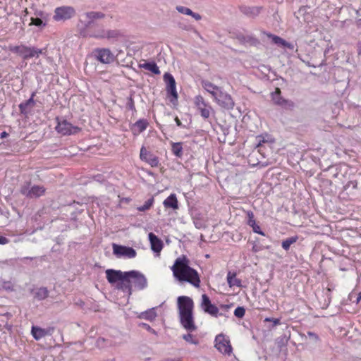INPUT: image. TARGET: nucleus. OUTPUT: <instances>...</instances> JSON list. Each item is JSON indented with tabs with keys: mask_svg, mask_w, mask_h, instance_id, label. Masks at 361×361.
Masks as SVG:
<instances>
[{
	"mask_svg": "<svg viewBox=\"0 0 361 361\" xmlns=\"http://www.w3.org/2000/svg\"><path fill=\"white\" fill-rule=\"evenodd\" d=\"M189 259L184 255L178 257L171 267L174 277L180 282H188L199 288L200 279L197 271L189 266Z\"/></svg>",
	"mask_w": 361,
	"mask_h": 361,
	"instance_id": "nucleus-1",
	"label": "nucleus"
},
{
	"mask_svg": "<svg viewBox=\"0 0 361 361\" xmlns=\"http://www.w3.org/2000/svg\"><path fill=\"white\" fill-rule=\"evenodd\" d=\"M179 319L181 325L188 331L197 329L193 317L194 302L188 296H179L177 298Z\"/></svg>",
	"mask_w": 361,
	"mask_h": 361,
	"instance_id": "nucleus-2",
	"label": "nucleus"
},
{
	"mask_svg": "<svg viewBox=\"0 0 361 361\" xmlns=\"http://www.w3.org/2000/svg\"><path fill=\"white\" fill-rule=\"evenodd\" d=\"M126 280L123 283V292L127 293L128 295H130L133 293V288L135 290H141L147 288V279L145 276L141 272L132 270L126 271Z\"/></svg>",
	"mask_w": 361,
	"mask_h": 361,
	"instance_id": "nucleus-3",
	"label": "nucleus"
},
{
	"mask_svg": "<svg viewBox=\"0 0 361 361\" xmlns=\"http://www.w3.org/2000/svg\"><path fill=\"white\" fill-rule=\"evenodd\" d=\"M10 51L21 56L24 60L31 58H38L40 54L46 53V49H39L36 47H29L25 44L10 47Z\"/></svg>",
	"mask_w": 361,
	"mask_h": 361,
	"instance_id": "nucleus-4",
	"label": "nucleus"
},
{
	"mask_svg": "<svg viewBox=\"0 0 361 361\" xmlns=\"http://www.w3.org/2000/svg\"><path fill=\"white\" fill-rule=\"evenodd\" d=\"M194 104L197 111L204 119H208L212 114H214L212 106L200 94L195 97Z\"/></svg>",
	"mask_w": 361,
	"mask_h": 361,
	"instance_id": "nucleus-5",
	"label": "nucleus"
},
{
	"mask_svg": "<svg viewBox=\"0 0 361 361\" xmlns=\"http://www.w3.org/2000/svg\"><path fill=\"white\" fill-rule=\"evenodd\" d=\"M46 188L42 185H32L30 182H25L20 187V192L28 198H37L44 195Z\"/></svg>",
	"mask_w": 361,
	"mask_h": 361,
	"instance_id": "nucleus-6",
	"label": "nucleus"
},
{
	"mask_svg": "<svg viewBox=\"0 0 361 361\" xmlns=\"http://www.w3.org/2000/svg\"><path fill=\"white\" fill-rule=\"evenodd\" d=\"M105 17V14L100 11H89L85 13L80 19V23L84 26L85 29H89L95 27L96 21Z\"/></svg>",
	"mask_w": 361,
	"mask_h": 361,
	"instance_id": "nucleus-7",
	"label": "nucleus"
},
{
	"mask_svg": "<svg viewBox=\"0 0 361 361\" xmlns=\"http://www.w3.org/2000/svg\"><path fill=\"white\" fill-rule=\"evenodd\" d=\"M126 271H122L121 270H114V269H107L106 270V277L109 283H116V288L118 290H121L123 292V288H122L123 283L125 282L126 280Z\"/></svg>",
	"mask_w": 361,
	"mask_h": 361,
	"instance_id": "nucleus-8",
	"label": "nucleus"
},
{
	"mask_svg": "<svg viewBox=\"0 0 361 361\" xmlns=\"http://www.w3.org/2000/svg\"><path fill=\"white\" fill-rule=\"evenodd\" d=\"M75 15V10L72 6L57 7L54 10V20L56 21L66 20Z\"/></svg>",
	"mask_w": 361,
	"mask_h": 361,
	"instance_id": "nucleus-9",
	"label": "nucleus"
},
{
	"mask_svg": "<svg viewBox=\"0 0 361 361\" xmlns=\"http://www.w3.org/2000/svg\"><path fill=\"white\" fill-rule=\"evenodd\" d=\"M214 101L221 108L226 110H231L235 106V102L232 97L227 92L221 91V92L214 99Z\"/></svg>",
	"mask_w": 361,
	"mask_h": 361,
	"instance_id": "nucleus-10",
	"label": "nucleus"
},
{
	"mask_svg": "<svg viewBox=\"0 0 361 361\" xmlns=\"http://www.w3.org/2000/svg\"><path fill=\"white\" fill-rule=\"evenodd\" d=\"M112 247L113 253L117 257H125L132 259L135 258L137 255L135 250L130 247L119 245L114 243Z\"/></svg>",
	"mask_w": 361,
	"mask_h": 361,
	"instance_id": "nucleus-11",
	"label": "nucleus"
},
{
	"mask_svg": "<svg viewBox=\"0 0 361 361\" xmlns=\"http://www.w3.org/2000/svg\"><path fill=\"white\" fill-rule=\"evenodd\" d=\"M92 53L97 60L104 64H109L114 60L113 53L107 48H97Z\"/></svg>",
	"mask_w": 361,
	"mask_h": 361,
	"instance_id": "nucleus-12",
	"label": "nucleus"
},
{
	"mask_svg": "<svg viewBox=\"0 0 361 361\" xmlns=\"http://www.w3.org/2000/svg\"><path fill=\"white\" fill-rule=\"evenodd\" d=\"M164 80L166 85V91L168 95H171L172 97L170 101L171 102L174 103V102L177 101L178 99V93L176 91L175 79L171 73H166L164 75Z\"/></svg>",
	"mask_w": 361,
	"mask_h": 361,
	"instance_id": "nucleus-13",
	"label": "nucleus"
},
{
	"mask_svg": "<svg viewBox=\"0 0 361 361\" xmlns=\"http://www.w3.org/2000/svg\"><path fill=\"white\" fill-rule=\"evenodd\" d=\"M80 129L78 127L73 126L66 120L58 121V124L56 126V130L63 135L76 134L80 131Z\"/></svg>",
	"mask_w": 361,
	"mask_h": 361,
	"instance_id": "nucleus-14",
	"label": "nucleus"
},
{
	"mask_svg": "<svg viewBox=\"0 0 361 361\" xmlns=\"http://www.w3.org/2000/svg\"><path fill=\"white\" fill-rule=\"evenodd\" d=\"M215 341V347L219 352L227 355H230L231 353L232 347L230 344V341L226 339L223 335L220 334L216 336Z\"/></svg>",
	"mask_w": 361,
	"mask_h": 361,
	"instance_id": "nucleus-15",
	"label": "nucleus"
},
{
	"mask_svg": "<svg viewBox=\"0 0 361 361\" xmlns=\"http://www.w3.org/2000/svg\"><path fill=\"white\" fill-rule=\"evenodd\" d=\"M271 96L274 103L278 106L286 109H291L294 106L293 102L286 99L281 97V90L278 87L271 93Z\"/></svg>",
	"mask_w": 361,
	"mask_h": 361,
	"instance_id": "nucleus-16",
	"label": "nucleus"
},
{
	"mask_svg": "<svg viewBox=\"0 0 361 361\" xmlns=\"http://www.w3.org/2000/svg\"><path fill=\"white\" fill-rule=\"evenodd\" d=\"M140 158L142 161L147 162L152 167L157 166L159 163L158 157L149 151H147L144 146L140 149Z\"/></svg>",
	"mask_w": 361,
	"mask_h": 361,
	"instance_id": "nucleus-17",
	"label": "nucleus"
},
{
	"mask_svg": "<svg viewBox=\"0 0 361 361\" xmlns=\"http://www.w3.org/2000/svg\"><path fill=\"white\" fill-rule=\"evenodd\" d=\"M201 307L205 312L210 315L217 317L219 309L216 306L212 304L209 298L206 294L202 295Z\"/></svg>",
	"mask_w": 361,
	"mask_h": 361,
	"instance_id": "nucleus-18",
	"label": "nucleus"
},
{
	"mask_svg": "<svg viewBox=\"0 0 361 361\" xmlns=\"http://www.w3.org/2000/svg\"><path fill=\"white\" fill-rule=\"evenodd\" d=\"M35 96V92H32L30 98L28 100H27L24 102H22L18 105L20 114H22L25 116H27L30 113L32 109L35 105V102L34 100Z\"/></svg>",
	"mask_w": 361,
	"mask_h": 361,
	"instance_id": "nucleus-19",
	"label": "nucleus"
},
{
	"mask_svg": "<svg viewBox=\"0 0 361 361\" xmlns=\"http://www.w3.org/2000/svg\"><path fill=\"white\" fill-rule=\"evenodd\" d=\"M148 238L150 243L152 250L154 252H156L158 255H159L164 246L162 240L153 233H149L148 235Z\"/></svg>",
	"mask_w": 361,
	"mask_h": 361,
	"instance_id": "nucleus-20",
	"label": "nucleus"
},
{
	"mask_svg": "<svg viewBox=\"0 0 361 361\" xmlns=\"http://www.w3.org/2000/svg\"><path fill=\"white\" fill-rule=\"evenodd\" d=\"M202 87L211 94L213 99L221 92L222 88L215 85L209 80H203L201 81Z\"/></svg>",
	"mask_w": 361,
	"mask_h": 361,
	"instance_id": "nucleus-21",
	"label": "nucleus"
},
{
	"mask_svg": "<svg viewBox=\"0 0 361 361\" xmlns=\"http://www.w3.org/2000/svg\"><path fill=\"white\" fill-rule=\"evenodd\" d=\"M267 36L272 39V42L278 44L279 46L286 47L290 50H293L295 47L293 44L288 42L285 39H282L281 37L272 35V34H267Z\"/></svg>",
	"mask_w": 361,
	"mask_h": 361,
	"instance_id": "nucleus-22",
	"label": "nucleus"
},
{
	"mask_svg": "<svg viewBox=\"0 0 361 361\" xmlns=\"http://www.w3.org/2000/svg\"><path fill=\"white\" fill-rule=\"evenodd\" d=\"M257 147L259 148V152L261 151V148L264 144H271L274 142L273 138L267 135H260L256 137Z\"/></svg>",
	"mask_w": 361,
	"mask_h": 361,
	"instance_id": "nucleus-23",
	"label": "nucleus"
},
{
	"mask_svg": "<svg viewBox=\"0 0 361 361\" xmlns=\"http://www.w3.org/2000/svg\"><path fill=\"white\" fill-rule=\"evenodd\" d=\"M163 204L165 208L177 209L178 208V200L175 194H171L164 201Z\"/></svg>",
	"mask_w": 361,
	"mask_h": 361,
	"instance_id": "nucleus-24",
	"label": "nucleus"
},
{
	"mask_svg": "<svg viewBox=\"0 0 361 361\" xmlns=\"http://www.w3.org/2000/svg\"><path fill=\"white\" fill-rule=\"evenodd\" d=\"M106 30L107 29H105L103 26H99L97 25L94 27V30L90 34V37L95 39H104L106 37Z\"/></svg>",
	"mask_w": 361,
	"mask_h": 361,
	"instance_id": "nucleus-25",
	"label": "nucleus"
},
{
	"mask_svg": "<svg viewBox=\"0 0 361 361\" xmlns=\"http://www.w3.org/2000/svg\"><path fill=\"white\" fill-rule=\"evenodd\" d=\"M148 122L145 119H140L133 125V131L134 134H139L146 130Z\"/></svg>",
	"mask_w": 361,
	"mask_h": 361,
	"instance_id": "nucleus-26",
	"label": "nucleus"
},
{
	"mask_svg": "<svg viewBox=\"0 0 361 361\" xmlns=\"http://www.w3.org/2000/svg\"><path fill=\"white\" fill-rule=\"evenodd\" d=\"M227 282L230 287H233V286L240 287L241 286V281L236 278L235 273H231V271H229L228 273Z\"/></svg>",
	"mask_w": 361,
	"mask_h": 361,
	"instance_id": "nucleus-27",
	"label": "nucleus"
},
{
	"mask_svg": "<svg viewBox=\"0 0 361 361\" xmlns=\"http://www.w3.org/2000/svg\"><path fill=\"white\" fill-rule=\"evenodd\" d=\"M122 37V34L120 30L114 29H107L106 32L105 39L108 40H117L118 38Z\"/></svg>",
	"mask_w": 361,
	"mask_h": 361,
	"instance_id": "nucleus-28",
	"label": "nucleus"
},
{
	"mask_svg": "<svg viewBox=\"0 0 361 361\" xmlns=\"http://www.w3.org/2000/svg\"><path fill=\"white\" fill-rule=\"evenodd\" d=\"M183 143L180 142H171V151L172 153L178 158H181L183 156Z\"/></svg>",
	"mask_w": 361,
	"mask_h": 361,
	"instance_id": "nucleus-29",
	"label": "nucleus"
},
{
	"mask_svg": "<svg viewBox=\"0 0 361 361\" xmlns=\"http://www.w3.org/2000/svg\"><path fill=\"white\" fill-rule=\"evenodd\" d=\"M34 294L36 299L38 300H42L49 296V290L45 287H41L36 289Z\"/></svg>",
	"mask_w": 361,
	"mask_h": 361,
	"instance_id": "nucleus-30",
	"label": "nucleus"
},
{
	"mask_svg": "<svg viewBox=\"0 0 361 361\" xmlns=\"http://www.w3.org/2000/svg\"><path fill=\"white\" fill-rule=\"evenodd\" d=\"M140 66L156 75L160 74L159 68L154 62H145V63L140 65Z\"/></svg>",
	"mask_w": 361,
	"mask_h": 361,
	"instance_id": "nucleus-31",
	"label": "nucleus"
},
{
	"mask_svg": "<svg viewBox=\"0 0 361 361\" xmlns=\"http://www.w3.org/2000/svg\"><path fill=\"white\" fill-rule=\"evenodd\" d=\"M157 317V313L154 308L149 309L144 312H142L140 317L147 319L149 321L154 320Z\"/></svg>",
	"mask_w": 361,
	"mask_h": 361,
	"instance_id": "nucleus-32",
	"label": "nucleus"
},
{
	"mask_svg": "<svg viewBox=\"0 0 361 361\" xmlns=\"http://www.w3.org/2000/svg\"><path fill=\"white\" fill-rule=\"evenodd\" d=\"M32 334L36 340H39L46 335V332L44 329L39 327L32 326Z\"/></svg>",
	"mask_w": 361,
	"mask_h": 361,
	"instance_id": "nucleus-33",
	"label": "nucleus"
},
{
	"mask_svg": "<svg viewBox=\"0 0 361 361\" xmlns=\"http://www.w3.org/2000/svg\"><path fill=\"white\" fill-rule=\"evenodd\" d=\"M243 12L247 16L255 17L259 13L260 8L259 7H245L243 10Z\"/></svg>",
	"mask_w": 361,
	"mask_h": 361,
	"instance_id": "nucleus-34",
	"label": "nucleus"
},
{
	"mask_svg": "<svg viewBox=\"0 0 361 361\" xmlns=\"http://www.w3.org/2000/svg\"><path fill=\"white\" fill-rule=\"evenodd\" d=\"M298 240L297 236H293L282 241L281 246L285 250H288L291 245Z\"/></svg>",
	"mask_w": 361,
	"mask_h": 361,
	"instance_id": "nucleus-35",
	"label": "nucleus"
},
{
	"mask_svg": "<svg viewBox=\"0 0 361 361\" xmlns=\"http://www.w3.org/2000/svg\"><path fill=\"white\" fill-rule=\"evenodd\" d=\"M0 286L2 289L8 291L13 290V285L10 281L1 280Z\"/></svg>",
	"mask_w": 361,
	"mask_h": 361,
	"instance_id": "nucleus-36",
	"label": "nucleus"
},
{
	"mask_svg": "<svg viewBox=\"0 0 361 361\" xmlns=\"http://www.w3.org/2000/svg\"><path fill=\"white\" fill-rule=\"evenodd\" d=\"M154 198L151 197L149 200H147L143 205L137 207V209L140 212H145L146 210H148L152 206Z\"/></svg>",
	"mask_w": 361,
	"mask_h": 361,
	"instance_id": "nucleus-37",
	"label": "nucleus"
},
{
	"mask_svg": "<svg viewBox=\"0 0 361 361\" xmlns=\"http://www.w3.org/2000/svg\"><path fill=\"white\" fill-rule=\"evenodd\" d=\"M183 338L190 343L195 345L198 344V341L196 338H195L193 336L190 334H184L183 336Z\"/></svg>",
	"mask_w": 361,
	"mask_h": 361,
	"instance_id": "nucleus-38",
	"label": "nucleus"
},
{
	"mask_svg": "<svg viewBox=\"0 0 361 361\" xmlns=\"http://www.w3.org/2000/svg\"><path fill=\"white\" fill-rule=\"evenodd\" d=\"M176 10L180 13H183V14H185V15H188V16H191L192 13V11L191 9H190L189 8H187V7H185V6H178L176 7Z\"/></svg>",
	"mask_w": 361,
	"mask_h": 361,
	"instance_id": "nucleus-39",
	"label": "nucleus"
},
{
	"mask_svg": "<svg viewBox=\"0 0 361 361\" xmlns=\"http://www.w3.org/2000/svg\"><path fill=\"white\" fill-rule=\"evenodd\" d=\"M247 224L251 227L252 226H254L256 224V221H255V216H254V214L252 211H248L247 212Z\"/></svg>",
	"mask_w": 361,
	"mask_h": 361,
	"instance_id": "nucleus-40",
	"label": "nucleus"
},
{
	"mask_svg": "<svg viewBox=\"0 0 361 361\" xmlns=\"http://www.w3.org/2000/svg\"><path fill=\"white\" fill-rule=\"evenodd\" d=\"M32 25H35L37 27H44L46 23L43 22L42 18H31V23Z\"/></svg>",
	"mask_w": 361,
	"mask_h": 361,
	"instance_id": "nucleus-41",
	"label": "nucleus"
},
{
	"mask_svg": "<svg viewBox=\"0 0 361 361\" xmlns=\"http://www.w3.org/2000/svg\"><path fill=\"white\" fill-rule=\"evenodd\" d=\"M245 314V310L243 307H238L234 311V315L238 318H243Z\"/></svg>",
	"mask_w": 361,
	"mask_h": 361,
	"instance_id": "nucleus-42",
	"label": "nucleus"
},
{
	"mask_svg": "<svg viewBox=\"0 0 361 361\" xmlns=\"http://www.w3.org/2000/svg\"><path fill=\"white\" fill-rule=\"evenodd\" d=\"M264 322H271L273 323L272 327H274L277 325L281 324V320L280 319L276 318H271V317H267L264 320Z\"/></svg>",
	"mask_w": 361,
	"mask_h": 361,
	"instance_id": "nucleus-43",
	"label": "nucleus"
},
{
	"mask_svg": "<svg viewBox=\"0 0 361 361\" xmlns=\"http://www.w3.org/2000/svg\"><path fill=\"white\" fill-rule=\"evenodd\" d=\"M252 228L253 232L260 234L262 235H265L264 233L262 231L259 226H258L257 224L255 225L251 226Z\"/></svg>",
	"mask_w": 361,
	"mask_h": 361,
	"instance_id": "nucleus-44",
	"label": "nucleus"
},
{
	"mask_svg": "<svg viewBox=\"0 0 361 361\" xmlns=\"http://www.w3.org/2000/svg\"><path fill=\"white\" fill-rule=\"evenodd\" d=\"M127 107L132 111H135L134 100L131 97L128 99Z\"/></svg>",
	"mask_w": 361,
	"mask_h": 361,
	"instance_id": "nucleus-45",
	"label": "nucleus"
},
{
	"mask_svg": "<svg viewBox=\"0 0 361 361\" xmlns=\"http://www.w3.org/2000/svg\"><path fill=\"white\" fill-rule=\"evenodd\" d=\"M307 336L310 339L317 342L319 341V336L314 332L308 331Z\"/></svg>",
	"mask_w": 361,
	"mask_h": 361,
	"instance_id": "nucleus-46",
	"label": "nucleus"
},
{
	"mask_svg": "<svg viewBox=\"0 0 361 361\" xmlns=\"http://www.w3.org/2000/svg\"><path fill=\"white\" fill-rule=\"evenodd\" d=\"M356 50L357 54V57L359 59H361V40H359L356 44Z\"/></svg>",
	"mask_w": 361,
	"mask_h": 361,
	"instance_id": "nucleus-47",
	"label": "nucleus"
},
{
	"mask_svg": "<svg viewBox=\"0 0 361 361\" xmlns=\"http://www.w3.org/2000/svg\"><path fill=\"white\" fill-rule=\"evenodd\" d=\"M262 250V247L261 245H258L257 244H254L252 248V250L254 252H258Z\"/></svg>",
	"mask_w": 361,
	"mask_h": 361,
	"instance_id": "nucleus-48",
	"label": "nucleus"
},
{
	"mask_svg": "<svg viewBox=\"0 0 361 361\" xmlns=\"http://www.w3.org/2000/svg\"><path fill=\"white\" fill-rule=\"evenodd\" d=\"M8 242L9 240L7 238L0 235V245H6L8 243Z\"/></svg>",
	"mask_w": 361,
	"mask_h": 361,
	"instance_id": "nucleus-49",
	"label": "nucleus"
},
{
	"mask_svg": "<svg viewBox=\"0 0 361 361\" xmlns=\"http://www.w3.org/2000/svg\"><path fill=\"white\" fill-rule=\"evenodd\" d=\"M190 16L194 18L196 20H200L202 19V16L199 13H197L192 12V13Z\"/></svg>",
	"mask_w": 361,
	"mask_h": 361,
	"instance_id": "nucleus-50",
	"label": "nucleus"
},
{
	"mask_svg": "<svg viewBox=\"0 0 361 361\" xmlns=\"http://www.w3.org/2000/svg\"><path fill=\"white\" fill-rule=\"evenodd\" d=\"M175 121H176V125L178 126H179V127H184L183 125L182 124L181 121H180V119L178 117L175 118Z\"/></svg>",
	"mask_w": 361,
	"mask_h": 361,
	"instance_id": "nucleus-51",
	"label": "nucleus"
},
{
	"mask_svg": "<svg viewBox=\"0 0 361 361\" xmlns=\"http://www.w3.org/2000/svg\"><path fill=\"white\" fill-rule=\"evenodd\" d=\"M142 326L148 331H152V332H154V330L152 329L149 325L147 324H142Z\"/></svg>",
	"mask_w": 361,
	"mask_h": 361,
	"instance_id": "nucleus-52",
	"label": "nucleus"
},
{
	"mask_svg": "<svg viewBox=\"0 0 361 361\" xmlns=\"http://www.w3.org/2000/svg\"><path fill=\"white\" fill-rule=\"evenodd\" d=\"M8 135V134L6 132L4 131L1 133L0 137L4 138V137H6Z\"/></svg>",
	"mask_w": 361,
	"mask_h": 361,
	"instance_id": "nucleus-53",
	"label": "nucleus"
},
{
	"mask_svg": "<svg viewBox=\"0 0 361 361\" xmlns=\"http://www.w3.org/2000/svg\"><path fill=\"white\" fill-rule=\"evenodd\" d=\"M162 361H180V360L168 358V359L163 360Z\"/></svg>",
	"mask_w": 361,
	"mask_h": 361,
	"instance_id": "nucleus-54",
	"label": "nucleus"
},
{
	"mask_svg": "<svg viewBox=\"0 0 361 361\" xmlns=\"http://www.w3.org/2000/svg\"><path fill=\"white\" fill-rule=\"evenodd\" d=\"M37 16H40L41 18H43L44 13L42 11H39L36 13Z\"/></svg>",
	"mask_w": 361,
	"mask_h": 361,
	"instance_id": "nucleus-55",
	"label": "nucleus"
},
{
	"mask_svg": "<svg viewBox=\"0 0 361 361\" xmlns=\"http://www.w3.org/2000/svg\"><path fill=\"white\" fill-rule=\"evenodd\" d=\"M357 24L358 26H361V17H360V18L359 20H357Z\"/></svg>",
	"mask_w": 361,
	"mask_h": 361,
	"instance_id": "nucleus-56",
	"label": "nucleus"
},
{
	"mask_svg": "<svg viewBox=\"0 0 361 361\" xmlns=\"http://www.w3.org/2000/svg\"><path fill=\"white\" fill-rule=\"evenodd\" d=\"M361 299V292L359 293V295L357 297V301H359Z\"/></svg>",
	"mask_w": 361,
	"mask_h": 361,
	"instance_id": "nucleus-57",
	"label": "nucleus"
},
{
	"mask_svg": "<svg viewBox=\"0 0 361 361\" xmlns=\"http://www.w3.org/2000/svg\"><path fill=\"white\" fill-rule=\"evenodd\" d=\"M195 227L200 228V226L197 225V223H195Z\"/></svg>",
	"mask_w": 361,
	"mask_h": 361,
	"instance_id": "nucleus-58",
	"label": "nucleus"
},
{
	"mask_svg": "<svg viewBox=\"0 0 361 361\" xmlns=\"http://www.w3.org/2000/svg\"><path fill=\"white\" fill-rule=\"evenodd\" d=\"M24 11H25V13L27 14V8Z\"/></svg>",
	"mask_w": 361,
	"mask_h": 361,
	"instance_id": "nucleus-59",
	"label": "nucleus"
}]
</instances>
